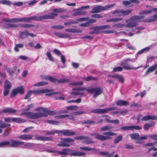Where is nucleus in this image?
<instances>
[{"mask_svg": "<svg viewBox=\"0 0 157 157\" xmlns=\"http://www.w3.org/2000/svg\"><path fill=\"white\" fill-rule=\"evenodd\" d=\"M88 138L89 137L88 136H80L75 137V139L78 140H87Z\"/></svg>", "mask_w": 157, "mask_h": 157, "instance_id": "nucleus-46", "label": "nucleus"}, {"mask_svg": "<svg viewBox=\"0 0 157 157\" xmlns=\"http://www.w3.org/2000/svg\"><path fill=\"white\" fill-rule=\"evenodd\" d=\"M113 128V127L110 126H105L102 127L100 131H109L112 129Z\"/></svg>", "mask_w": 157, "mask_h": 157, "instance_id": "nucleus-41", "label": "nucleus"}, {"mask_svg": "<svg viewBox=\"0 0 157 157\" xmlns=\"http://www.w3.org/2000/svg\"><path fill=\"white\" fill-rule=\"evenodd\" d=\"M66 10V9L61 8H56L53 10L54 12L57 13H63L65 12Z\"/></svg>", "mask_w": 157, "mask_h": 157, "instance_id": "nucleus-37", "label": "nucleus"}, {"mask_svg": "<svg viewBox=\"0 0 157 157\" xmlns=\"http://www.w3.org/2000/svg\"><path fill=\"white\" fill-rule=\"evenodd\" d=\"M132 10L129 9L127 10H125L123 9H121V10H119L118 13H121V16H125L129 14L132 11Z\"/></svg>", "mask_w": 157, "mask_h": 157, "instance_id": "nucleus-18", "label": "nucleus"}, {"mask_svg": "<svg viewBox=\"0 0 157 157\" xmlns=\"http://www.w3.org/2000/svg\"><path fill=\"white\" fill-rule=\"evenodd\" d=\"M89 19V18L88 17H82L80 18L77 19L76 20H75V21L77 22V24L79 22H82L85 21H87Z\"/></svg>", "mask_w": 157, "mask_h": 157, "instance_id": "nucleus-55", "label": "nucleus"}, {"mask_svg": "<svg viewBox=\"0 0 157 157\" xmlns=\"http://www.w3.org/2000/svg\"><path fill=\"white\" fill-rule=\"evenodd\" d=\"M61 142L57 144L59 147H68L70 146L69 143L74 142V140L70 138H62L61 139Z\"/></svg>", "mask_w": 157, "mask_h": 157, "instance_id": "nucleus-7", "label": "nucleus"}, {"mask_svg": "<svg viewBox=\"0 0 157 157\" xmlns=\"http://www.w3.org/2000/svg\"><path fill=\"white\" fill-rule=\"evenodd\" d=\"M150 120H157V116L156 115H147L143 117L142 118V121H147Z\"/></svg>", "mask_w": 157, "mask_h": 157, "instance_id": "nucleus-16", "label": "nucleus"}, {"mask_svg": "<svg viewBox=\"0 0 157 157\" xmlns=\"http://www.w3.org/2000/svg\"><path fill=\"white\" fill-rule=\"evenodd\" d=\"M21 27L23 28H31L35 27V25L32 24H22L20 25Z\"/></svg>", "mask_w": 157, "mask_h": 157, "instance_id": "nucleus-38", "label": "nucleus"}, {"mask_svg": "<svg viewBox=\"0 0 157 157\" xmlns=\"http://www.w3.org/2000/svg\"><path fill=\"white\" fill-rule=\"evenodd\" d=\"M24 44L23 43H20L15 45L14 48L15 51L16 52L19 51V48H22L23 47Z\"/></svg>", "mask_w": 157, "mask_h": 157, "instance_id": "nucleus-33", "label": "nucleus"}, {"mask_svg": "<svg viewBox=\"0 0 157 157\" xmlns=\"http://www.w3.org/2000/svg\"><path fill=\"white\" fill-rule=\"evenodd\" d=\"M83 79L86 81H96L97 79L96 78L93 76H89L87 77L83 78Z\"/></svg>", "mask_w": 157, "mask_h": 157, "instance_id": "nucleus-48", "label": "nucleus"}, {"mask_svg": "<svg viewBox=\"0 0 157 157\" xmlns=\"http://www.w3.org/2000/svg\"><path fill=\"white\" fill-rule=\"evenodd\" d=\"M28 31L24 30L23 31H21L19 32V37L21 39H25L28 36Z\"/></svg>", "mask_w": 157, "mask_h": 157, "instance_id": "nucleus-24", "label": "nucleus"}, {"mask_svg": "<svg viewBox=\"0 0 157 157\" xmlns=\"http://www.w3.org/2000/svg\"><path fill=\"white\" fill-rule=\"evenodd\" d=\"M32 91L33 94L37 95L40 94L42 93H45L48 92H51V91L50 90H49L47 89H44L36 90H33Z\"/></svg>", "mask_w": 157, "mask_h": 157, "instance_id": "nucleus-13", "label": "nucleus"}, {"mask_svg": "<svg viewBox=\"0 0 157 157\" xmlns=\"http://www.w3.org/2000/svg\"><path fill=\"white\" fill-rule=\"evenodd\" d=\"M70 81V80L67 78H63L60 80H58L57 82L59 83H65L68 82Z\"/></svg>", "mask_w": 157, "mask_h": 157, "instance_id": "nucleus-63", "label": "nucleus"}, {"mask_svg": "<svg viewBox=\"0 0 157 157\" xmlns=\"http://www.w3.org/2000/svg\"><path fill=\"white\" fill-rule=\"evenodd\" d=\"M150 48L149 47H147L139 51L137 53V54L138 55H140L144 52H148L150 50Z\"/></svg>", "mask_w": 157, "mask_h": 157, "instance_id": "nucleus-44", "label": "nucleus"}, {"mask_svg": "<svg viewBox=\"0 0 157 157\" xmlns=\"http://www.w3.org/2000/svg\"><path fill=\"white\" fill-rule=\"evenodd\" d=\"M1 112L2 113H14L16 112V110L10 108H8L3 109Z\"/></svg>", "mask_w": 157, "mask_h": 157, "instance_id": "nucleus-27", "label": "nucleus"}, {"mask_svg": "<svg viewBox=\"0 0 157 157\" xmlns=\"http://www.w3.org/2000/svg\"><path fill=\"white\" fill-rule=\"evenodd\" d=\"M104 7L100 6H97L94 7L90 11V13H95L100 12L104 10Z\"/></svg>", "mask_w": 157, "mask_h": 157, "instance_id": "nucleus-14", "label": "nucleus"}, {"mask_svg": "<svg viewBox=\"0 0 157 157\" xmlns=\"http://www.w3.org/2000/svg\"><path fill=\"white\" fill-rule=\"evenodd\" d=\"M123 138V136L121 135H120L117 136L113 141V143L114 144H117L118 143L120 142L122 140Z\"/></svg>", "mask_w": 157, "mask_h": 157, "instance_id": "nucleus-32", "label": "nucleus"}, {"mask_svg": "<svg viewBox=\"0 0 157 157\" xmlns=\"http://www.w3.org/2000/svg\"><path fill=\"white\" fill-rule=\"evenodd\" d=\"M105 109H96L91 110V112L96 113H105Z\"/></svg>", "mask_w": 157, "mask_h": 157, "instance_id": "nucleus-26", "label": "nucleus"}, {"mask_svg": "<svg viewBox=\"0 0 157 157\" xmlns=\"http://www.w3.org/2000/svg\"><path fill=\"white\" fill-rule=\"evenodd\" d=\"M129 61H132V59L129 58L121 62V65L126 70L137 69L141 67V66H140L136 68L133 67L127 63V62Z\"/></svg>", "mask_w": 157, "mask_h": 157, "instance_id": "nucleus-8", "label": "nucleus"}, {"mask_svg": "<svg viewBox=\"0 0 157 157\" xmlns=\"http://www.w3.org/2000/svg\"><path fill=\"white\" fill-rule=\"evenodd\" d=\"M18 27V26L16 25L10 24H8L6 25V28H15Z\"/></svg>", "mask_w": 157, "mask_h": 157, "instance_id": "nucleus-57", "label": "nucleus"}, {"mask_svg": "<svg viewBox=\"0 0 157 157\" xmlns=\"http://www.w3.org/2000/svg\"><path fill=\"white\" fill-rule=\"evenodd\" d=\"M115 78L121 83H123L124 82V78L121 75L116 74Z\"/></svg>", "mask_w": 157, "mask_h": 157, "instance_id": "nucleus-28", "label": "nucleus"}, {"mask_svg": "<svg viewBox=\"0 0 157 157\" xmlns=\"http://www.w3.org/2000/svg\"><path fill=\"white\" fill-rule=\"evenodd\" d=\"M74 88L72 90V91L70 92V94L72 95H81L82 96H84V94L83 92H80L79 91H77L76 90H73Z\"/></svg>", "mask_w": 157, "mask_h": 157, "instance_id": "nucleus-25", "label": "nucleus"}, {"mask_svg": "<svg viewBox=\"0 0 157 157\" xmlns=\"http://www.w3.org/2000/svg\"><path fill=\"white\" fill-rule=\"evenodd\" d=\"M88 90V89H87L86 88L84 87L75 88H74L73 89V90H76L77 91H79V92L85 90H86L87 91V90Z\"/></svg>", "mask_w": 157, "mask_h": 157, "instance_id": "nucleus-58", "label": "nucleus"}, {"mask_svg": "<svg viewBox=\"0 0 157 157\" xmlns=\"http://www.w3.org/2000/svg\"><path fill=\"white\" fill-rule=\"evenodd\" d=\"M11 85L10 82L8 81H5L4 85V88L10 89L11 88Z\"/></svg>", "mask_w": 157, "mask_h": 157, "instance_id": "nucleus-49", "label": "nucleus"}, {"mask_svg": "<svg viewBox=\"0 0 157 157\" xmlns=\"http://www.w3.org/2000/svg\"><path fill=\"white\" fill-rule=\"evenodd\" d=\"M66 32L69 33H79L82 32V31L80 29H65Z\"/></svg>", "mask_w": 157, "mask_h": 157, "instance_id": "nucleus-19", "label": "nucleus"}, {"mask_svg": "<svg viewBox=\"0 0 157 157\" xmlns=\"http://www.w3.org/2000/svg\"><path fill=\"white\" fill-rule=\"evenodd\" d=\"M16 89L17 93L21 94H23L24 93V89L22 86L18 87Z\"/></svg>", "mask_w": 157, "mask_h": 157, "instance_id": "nucleus-40", "label": "nucleus"}, {"mask_svg": "<svg viewBox=\"0 0 157 157\" xmlns=\"http://www.w3.org/2000/svg\"><path fill=\"white\" fill-rule=\"evenodd\" d=\"M129 1H124L122 2L123 4L126 6H130L132 3H134L136 4H138L140 2L137 0H129Z\"/></svg>", "mask_w": 157, "mask_h": 157, "instance_id": "nucleus-15", "label": "nucleus"}, {"mask_svg": "<svg viewBox=\"0 0 157 157\" xmlns=\"http://www.w3.org/2000/svg\"><path fill=\"white\" fill-rule=\"evenodd\" d=\"M85 113V112L84 111H76L74 112L71 114V117L68 118V119L74 120H75V119L73 116V115H79L83 114Z\"/></svg>", "mask_w": 157, "mask_h": 157, "instance_id": "nucleus-20", "label": "nucleus"}, {"mask_svg": "<svg viewBox=\"0 0 157 157\" xmlns=\"http://www.w3.org/2000/svg\"><path fill=\"white\" fill-rule=\"evenodd\" d=\"M79 107L75 105H72L68 106L67 107V109L70 110H76L78 109Z\"/></svg>", "mask_w": 157, "mask_h": 157, "instance_id": "nucleus-43", "label": "nucleus"}, {"mask_svg": "<svg viewBox=\"0 0 157 157\" xmlns=\"http://www.w3.org/2000/svg\"><path fill=\"white\" fill-rule=\"evenodd\" d=\"M131 130L135 129L137 130H140L142 129L141 127L139 125H131Z\"/></svg>", "mask_w": 157, "mask_h": 157, "instance_id": "nucleus-59", "label": "nucleus"}, {"mask_svg": "<svg viewBox=\"0 0 157 157\" xmlns=\"http://www.w3.org/2000/svg\"><path fill=\"white\" fill-rule=\"evenodd\" d=\"M130 136L132 139L139 140L140 136L138 133H136L130 134Z\"/></svg>", "mask_w": 157, "mask_h": 157, "instance_id": "nucleus-34", "label": "nucleus"}, {"mask_svg": "<svg viewBox=\"0 0 157 157\" xmlns=\"http://www.w3.org/2000/svg\"><path fill=\"white\" fill-rule=\"evenodd\" d=\"M48 84V82H39L35 83L34 85V86H45L47 85Z\"/></svg>", "mask_w": 157, "mask_h": 157, "instance_id": "nucleus-45", "label": "nucleus"}, {"mask_svg": "<svg viewBox=\"0 0 157 157\" xmlns=\"http://www.w3.org/2000/svg\"><path fill=\"white\" fill-rule=\"evenodd\" d=\"M23 145H24L25 147H28L29 148H31L34 147L33 144L31 143H27L26 144L24 143Z\"/></svg>", "mask_w": 157, "mask_h": 157, "instance_id": "nucleus-62", "label": "nucleus"}, {"mask_svg": "<svg viewBox=\"0 0 157 157\" xmlns=\"http://www.w3.org/2000/svg\"><path fill=\"white\" fill-rule=\"evenodd\" d=\"M56 133H57L59 134V130H53L51 131L47 132H46V135H53Z\"/></svg>", "mask_w": 157, "mask_h": 157, "instance_id": "nucleus-52", "label": "nucleus"}, {"mask_svg": "<svg viewBox=\"0 0 157 157\" xmlns=\"http://www.w3.org/2000/svg\"><path fill=\"white\" fill-rule=\"evenodd\" d=\"M24 142L15 140L13 139L10 140L9 141H5L0 143V147L9 146L13 147H17L20 145L24 144Z\"/></svg>", "mask_w": 157, "mask_h": 157, "instance_id": "nucleus-4", "label": "nucleus"}, {"mask_svg": "<svg viewBox=\"0 0 157 157\" xmlns=\"http://www.w3.org/2000/svg\"><path fill=\"white\" fill-rule=\"evenodd\" d=\"M119 10H121V9L116 10L112 12L111 14L114 15V16L116 17H120L121 16V13H118L117 11Z\"/></svg>", "mask_w": 157, "mask_h": 157, "instance_id": "nucleus-56", "label": "nucleus"}, {"mask_svg": "<svg viewBox=\"0 0 157 157\" xmlns=\"http://www.w3.org/2000/svg\"><path fill=\"white\" fill-rule=\"evenodd\" d=\"M157 68V64H155L151 67H150L147 70L146 74H147L155 70Z\"/></svg>", "mask_w": 157, "mask_h": 157, "instance_id": "nucleus-31", "label": "nucleus"}, {"mask_svg": "<svg viewBox=\"0 0 157 157\" xmlns=\"http://www.w3.org/2000/svg\"><path fill=\"white\" fill-rule=\"evenodd\" d=\"M14 122L17 123H22L26 121V120L21 118H14Z\"/></svg>", "mask_w": 157, "mask_h": 157, "instance_id": "nucleus-42", "label": "nucleus"}, {"mask_svg": "<svg viewBox=\"0 0 157 157\" xmlns=\"http://www.w3.org/2000/svg\"><path fill=\"white\" fill-rule=\"evenodd\" d=\"M10 126V124H7L2 122L0 123V133H1L2 132V128H5L8 126Z\"/></svg>", "mask_w": 157, "mask_h": 157, "instance_id": "nucleus-39", "label": "nucleus"}, {"mask_svg": "<svg viewBox=\"0 0 157 157\" xmlns=\"http://www.w3.org/2000/svg\"><path fill=\"white\" fill-rule=\"evenodd\" d=\"M79 148L84 151H93L95 152H98L99 150V149H97L94 148H91L87 147H80Z\"/></svg>", "mask_w": 157, "mask_h": 157, "instance_id": "nucleus-21", "label": "nucleus"}, {"mask_svg": "<svg viewBox=\"0 0 157 157\" xmlns=\"http://www.w3.org/2000/svg\"><path fill=\"white\" fill-rule=\"evenodd\" d=\"M57 153L62 155H70L74 156H79L85 155L86 153L84 152L78 151L76 150H72L69 148H64L61 151H57Z\"/></svg>", "mask_w": 157, "mask_h": 157, "instance_id": "nucleus-1", "label": "nucleus"}, {"mask_svg": "<svg viewBox=\"0 0 157 157\" xmlns=\"http://www.w3.org/2000/svg\"><path fill=\"white\" fill-rule=\"evenodd\" d=\"M95 123V122L92 120H86L82 122V124H92Z\"/></svg>", "mask_w": 157, "mask_h": 157, "instance_id": "nucleus-53", "label": "nucleus"}, {"mask_svg": "<svg viewBox=\"0 0 157 157\" xmlns=\"http://www.w3.org/2000/svg\"><path fill=\"white\" fill-rule=\"evenodd\" d=\"M120 129L123 131L131 130V126H123L121 127Z\"/></svg>", "mask_w": 157, "mask_h": 157, "instance_id": "nucleus-64", "label": "nucleus"}, {"mask_svg": "<svg viewBox=\"0 0 157 157\" xmlns=\"http://www.w3.org/2000/svg\"><path fill=\"white\" fill-rule=\"evenodd\" d=\"M11 23H17L20 22H21V18H14L13 19H11Z\"/></svg>", "mask_w": 157, "mask_h": 157, "instance_id": "nucleus-61", "label": "nucleus"}, {"mask_svg": "<svg viewBox=\"0 0 157 157\" xmlns=\"http://www.w3.org/2000/svg\"><path fill=\"white\" fill-rule=\"evenodd\" d=\"M157 11V8L151 9L150 10H149L144 11H143L140 12L139 14L141 15L149 14L151 13L152 11Z\"/></svg>", "mask_w": 157, "mask_h": 157, "instance_id": "nucleus-23", "label": "nucleus"}, {"mask_svg": "<svg viewBox=\"0 0 157 157\" xmlns=\"http://www.w3.org/2000/svg\"><path fill=\"white\" fill-rule=\"evenodd\" d=\"M103 89L99 87H94L89 89L87 90V92L91 94H94L93 97L96 98L97 97L100 95L103 92Z\"/></svg>", "mask_w": 157, "mask_h": 157, "instance_id": "nucleus-6", "label": "nucleus"}, {"mask_svg": "<svg viewBox=\"0 0 157 157\" xmlns=\"http://www.w3.org/2000/svg\"><path fill=\"white\" fill-rule=\"evenodd\" d=\"M47 109L45 108L39 107L35 109V110L36 111L40 112L39 113H43L46 116L45 117H46L47 115L46 114V113Z\"/></svg>", "mask_w": 157, "mask_h": 157, "instance_id": "nucleus-29", "label": "nucleus"}, {"mask_svg": "<svg viewBox=\"0 0 157 157\" xmlns=\"http://www.w3.org/2000/svg\"><path fill=\"white\" fill-rule=\"evenodd\" d=\"M144 16L143 15L132 16L130 18L129 21H126L127 24L125 25V26L130 28L137 26L138 25V22H139V20L144 18Z\"/></svg>", "mask_w": 157, "mask_h": 157, "instance_id": "nucleus-3", "label": "nucleus"}, {"mask_svg": "<svg viewBox=\"0 0 157 157\" xmlns=\"http://www.w3.org/2000/svg\"><path fill=\"white\" fill-rule=\"evenodd\" d=\"M155 124L154 123L151 122L149 124H146L144 125V128L145 130H148L149 128L153 126Z\"/></svg>", "mask_w": 157, "mask_h": 157, "instance_id": "nucleus-35", "label": "nucleus"}, {"mask_svg": "<svg viewBox=\"0 0 157 157\" xmlns=\"http://www.w3.org/2000/svg\"><path fill=\"white\" fill-rule=\"evenodd\" d=\"M21 115H25L31 119L38 118L42 116H46L44 114L42 113H33L30 112L21 113Z\"/></svg>", "mask_w": 157, "mask_h": 157, "instance_id": "nucleus-5", "label": "nucleus"}, {"mask_svg": "<svg viewBox=\"0 0 157 157\" xmlns=\"http://www.w3.org/2000/svg\"><path fill=\"white\" fill-rule=\"evenodd\" d=\"M123 26H125V25L123 24L118 23L112 25L113 28H121Z\"/></svg>", "mask_w": 157, "mask_h": 157, "instance_id": "nucleus-47", "label": "nucleus"}, {"mask_svg": "<svg viewBox=\"0 0 157 157\" xmlns=\"http://www.w3.org/2000/svg\"><path fill=\"white\" fill-rule=\"evenodd\" d=\"M122 20V18H113L107 20L106 21L107 22H117L120 21Z\"/></svg>", "mask_w": 157, "mask_h": 157, "instance_id": "nucleus-36", "label": "nucleus"}, {"mask_svg": "<svg viewBox=\"0 0 157 157\" xmlns=\"http://www.w3.org/2000/svg\"><path fill=\"white\" fill-rule=\"evenodd\" d=\"M60 134L65 136H71L75 135V133L69 130H59V134Z\"/></svg>", "mask_w": 157, "mask_h": 157, "instance_id": "nucleus-12", "label": "nucleus"}, {"mask_svg": "<svg viewBox=\"0 0 157 157\" xmlns=\"http://www.w3.org/2000/svg\"><path fill=\"white\" fill-rule=\"evenodd\" d=\"M18 138L22 140H28L33 139L32 136L29 134L23 135L18 136Z\"/></svg>", "mask_w": 157, "mask_h": 157, "instance_id": "nucleus-17", "label": "nucleus"}, {"mask_svg": "<svg viewBox=\"0 0 157 157\" xmlns=\"http://www.w3.org/2000/svg\"><path fill=\"white\" fill-rule=\"evenodd\" d=\"M105 120L109 123H114L116 124H118L119 123V121L117 119L111 120L109 119L106 118Z\"/></svg>", "mask_w": 157, "mask_h": 157, "instance_id": "nucleus-50", "label": "nucleus"}, {"mask_svg": "<svg viewBox=\"0 0 157 157\" xmlns=\"http://www.w3.org/2000/svg\"><path fill=\"white\" fill-rule=\"evenodd\" d=\"M51 27L55 29L60 30L63 29L64 28L63 26L62 25H57L52 26Z\"/></svg>", "mask_w": 157, "mask_h": 157, "instance_id": "nucleus-54", "label": "nucleus"}, {"mask_svg": "<svg viewBox=\"0 0 157 157\" xmlns=\"http://www.w3.org/2000/svg\"><path fill=\"white\" fill-rule=\"evenodd\" d=\"M90 7L89 6H86L80 7L78 9V10L74 14H72L73 16H76L80 15H85L87 14L86 11L83 10L88 9Z\"/></svg>", "mask_w": 157, "mask_h": 157, "instance_id": "nucleus-9", "label": "nucleus"}, {"mask_svg": "<svg viewBox=\"0 0 157 157\" xmlns=\"http://www.w3.org/2000/svg\"><path fill=\"white\" fill-rule=\"evenodd\" d=\"M57 15V14L53 13L42 15L40 16L41 21L44 19H53Z\"/></svg>", "mask_w": 157, "mask_h": 157, "instance_id": "nucleus-11", "label": "nucleus"}, {"mask_svg": "<svg viewBox=\"0 0 157 157\" xmlns=\"http://www.w3.org/2000/svg\"><path fill=\"white\" fill-rule=\"evenodd\" d=\"M103 134L105 136L99 135L97 132L91 133L90 135L91 136H95V139L101 141H105L108 139H112L111 136L117 135L116 133L111 132H105L103 133Z\"/></svg>", "mask_w": 157, "mask_h": 157, "instance_id": "nucleus-2", "label": "nucleus"}, {"mask_svg": "<svg viewBox=\"0 0 157 157\" xmlns=\"http://www.w3.org/2000/svg\"><path fill=\"white\" fill-rule=\"evenodd\" d=\"M90 31L89 32L90 34H98L103 32V31H101L100 26H95L92 27L90 28Z\"/></svg>", "mask_w": 157, "mask_h": 157, "instance_id": "nucleus-10", "label": "nucleus"}, {"mask_svg": "<svg viewBox=\"0 0 157 157\" xmlns=\"http://www.w3.org/2000/svg\"><path fill=\"white\" fill-rule=\"evenodd\" d=\"M116 104L119 106H127L129 105V103L125 101L118 100L116 101Z\"/></svg>", "mask_w": 157, "mask_h": 157, "instance_id": "nucleus-22", "label": "nucleus"}, {"mask_svg": "<svg viewBox=\"0 0 157 157\" xmlns=\"http://www.w3.org/2000/svg\"><path fill=\"white\" fill-rule=\"evenodd\" d=\"M47 79H48L50 80L51 82H57L58 79L56 78H53L52 77H46V78Z\"/></svg>", "mask_w": 157, "mask_h": 157, "instance_id": "nucleus-60", "label": "nucleus"}, {"mask_svg": "<svg viewBox=\"0 0 157 157\" xmlns=\"http://www.w3.org/2000/svg\"><path fill=\"white\" fill-rule=\"evenodd\" d=\"M157 18V15L152 16L150 18L144 20V21L146 22H150L155 21Z\"/></svg>", "mask_w": 157, "mask_h": 157, "instance_id": "nucleus-30", "label": "nucleus"}, {"mask_svg": "<svg viewBox=\"0 0 157 157\" xmlns=\"http://www.w3.org/2000/svg\"><path fill=\"white\" fill-rule=\"evenodd\" d=\"M103 33L105 34H111L113 33H114L115 35H118L119 33H120V32H117L114 31V30H105L103 31Z\"/></svg>", "mask_w": 157, "mask_h": 157, "instance_id": "nucleus-51", "label": "nucleus"}]
</instances>
